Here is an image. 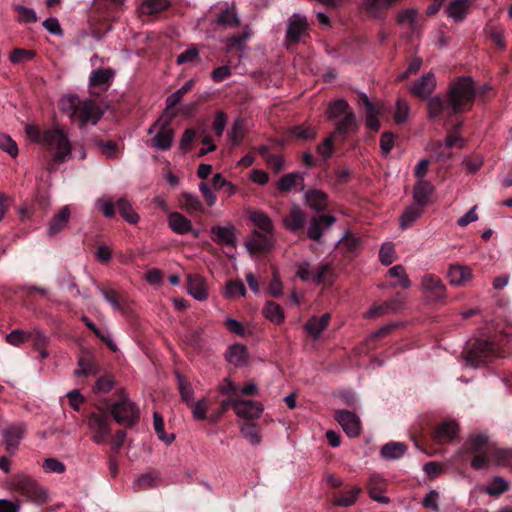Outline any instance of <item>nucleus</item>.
<instances>
[{
  "mask_svg": "<svg viewBox=\"0 0 512 512\" xmlns=\"http://www.w3.org/2000/svg\"><path fill=\"white\" fill-rule=\"evenodd\" d=\"M474 99L475 87L469 77L459 78L457 82L452 83L444 96L436 95L429 98L428 118L434 120L443 117L445 124L452 128L445 140L447 149H452L458 141H461L458 132L462 128L463 121L457 116L471 110Z\"/></svg>",
  "mask_w": 512,
  "mask_h": 512,
  "instance_id": "nucleus-1",
  "label": "nucleus"
},
{
  "mask_svg": "<svg viewBox=\"0 0 512 512\" xmlns=\"http://www.w3.org/2000/svg\"><path fill=\"white\" fill-rule=\"evenodd\" d=\"M41 143L54 153L47 165L49 171L55 170L59 164L71 157L72 146L67 133L58 126L45 130L41 137Z\"/></svg>",
  "mask_w": 512,
  "mask_h": 512,
  "instance_id": "nucleus-2",
  "label": "nucleus"
},
{
  "mask_svg": "<svg viewBox=\"0 0 512 512\" xmlns=\"http://www.w3.org/2000/svg\"><path fill=\"white\" fill-rule=\"evenodd\" d=\"M465 454H471V467L474 470L486 469L491 458L495 459V451L492 449L488 437L484 434L471 435L463 444Z\"/></svg>",
  "mask_w": 512,
  "mask_h": 512,
  "instance_id": "nucleus-3",
  "label": "nucleus"
},
{
  "mask_svg": "<svg viewBox=\"0 0 512 512\" xmlns=\"http://www.w3.org/2000/svg\"><path fill=\"white\" fill-rule=\"evenodd\" d=\"M326 115L334 122V136H347L352 129V111L348 101L336 99L329 102Z\"/></svg>",
  "mask_w": 512,
  "mask_h": 512,
  "instance_id": "nucleus-4",
  "label": "nucleus"
},
{
  "mask_svg": "<svg viewBox=\"0 0 512 512\" xmlns=\"http://www.w3.org/2000/svg\"><path fill=\"white\" fill-rule=\"evenodd\" d=\"M117 395L118 400L109 407L112 417L120 425L133 426L139 420L138 407L123 390L118 391Z\"/></svg>",
  "mask_w": 512,
  "mask_h": 512,
  "instance_id": "nucleus-5",
  "label": "nucleus"
},
{
  "mask_svg": "<svg viewBox=\"0 0 512 512\" xmlns=\"http://www.w3.org/2000/svg\"><path fill=\"white\" fill-rule=\"evenodd\" d=\"M498 350L494 343L485 339H476L465 352V361L472 367H479L488 360L495 358Z\"/></svg>",
  "mask_w": 512,
  "mask_h": 512,
  "instance_id": "nucleus-6",
  "label": "nucleus"
},
{
  "mask_svg": "<svg viewBox=\"0 0 512 512\" xmlns=\"http://www.w3.org/2000/svg\"><path fill=\"white\" fill-rule=\"evenodd\" d=\"M10 489L36 502H45L48 498L47 492L26 474L15 475L10 481Z\"/></svg>",
  "mask_w": 512,
  "mask_h": 512,
  "instance_id": "nucleus-7",
  "label": "nucleus"
},
{
  "mask_svg": "<svg viewBox=\"0 0 512 512\" xmlns=\"http://www.w3.org/2000/svg\"><path fill=\"white\" fill-rule=\"evenodd\" d=\"M421 289L427 303L443 304L447 298V291L443 280L433 274H426L421 278Z\"/></svg>",
  "mask_w": 512,
  "mask_h": 512,
  "instance_id": "nucleus-8",
  "label": "nucleus"
},
{
  "mask_svg": "<svg viewBox=\"0 0 512 512\" xmlns=\"http://www.w3.org/2000/svg\"><path fill=\"white\" fill-rule=\"evenodd\" d=\"M211 9L215 15L212 22L214 26L221 28H235L239 26L240 19L233 2L217 3Z\"/></svg>",
  "mask_w": 512,
  "mask_h": 512,
  "instance_id": "nucleus-9",
  "label": "nucleus"
},
{
  "mask_svg": "<svg viewBox=\"0 0 512 512\" xmlns=\"http://www.w3.org/2000/svg\"><path fill=\"white\" fill-rule=\"evenodd\" d=\"M104 114L103 108L92 99L81 100L77 116L79 117L80 127L87 124L96 125Z\"/></svg>",
  "mask_w": 512,
  "mask_h": 512,
  "instance_id": "nucleus-10",
  "label": "nucleus"
},
{
  "mask_svg": "<svg viewBox=\"0 0 512 512\" xmlns=\"http://www.w3.org/2000/svg\"><path fill=\"white\" fill-rule=\"evenodd\" d=\"M274 246V236L270 232L255 230L251 238L245 243V247L251 255L270 251Z\"/></svg>",
  "mask_w": 512,
  "mask_h": 512,
  "instance_id": "nucleus-11",
  "label": "nucleus"
},
{
  "mask_svg": "<svg viewBox=\"0 0 512 512\" xmlns=\"http://www.w3.org/2000/svg\"><path fill=\"white\" fill-rule=\"evenodd\" d=\"M308 22L305 15L295 13L289 19L286 30V41L289 44L297 43L306 34Z\"/></svg>",
  "mask_w": 512,
  "mask_h": 512,
  "instance_id": "nucleus-12",
  "label": "nucleus"
},
{
  "mask_svg": "<svg viewBox=\"0 0 512 512\" xmlns=\"http://www.w3.org/2000/svg\"><path fill=\"white\" fill-rule=\"evenodd\" d=\"M335 221L336 218L332 215H318L312 217L307 227V237L313 241L320 242L322 235Z\"/></svg>",
  "mask_w": 512,
  "mask_h": 512,
  "instance_id": "nucleus-13",
  "label": "nucleus"
},
{
  "mask_svg": "<svg viewBox=\"0 0 512 512\" xmlns=\"http://www.w3.org/2000/svg\"><path fill=\"white\" fill-rule=\"evenodd\" d=\"M358 105L365 111L367 128L370 131L378 132L381 128V122L379 121L381 109L363 93L358 94Z\"/></svg>",
  "mask_w": 512,
  "mask_h": 512,
  "instance_id": "nucleus-14",
  "label": "nucleus"
},
{
  "mask_svg": "<svg viewBox=\"0 0 512 512\" xmlns=\"http://www.w3.org/2000/svg\"><path fill=\"white\" fill-rule=\"evenodd\" d=\"M161 122L162 119L160 118L149 128L148 133H152L158 126H160L159 131L153 138V146L158 150H168L172 145L174 133L169 127L168 121H165L164 123Z\"/></svg>",
  "mask_w": 512,
  "mask_h": 512,
  "instance_id": "nucleus-15",
  "label": "nucleus"
},
{
  "mask_svg": "<svg viewBox=\"0 0 512 512\" xmlns=\"http://www.w3.org/2000/svg\"><path fill=\"white\" fill-rule=\"evenodd\" d=\"M210 237L213 242L221 246L235 247L236 245V229L232 224L213 226Z\"/></svg>",
  "mask_w": 512,
  "mask_h": 512,
  "instance_id": "nucleus-16",
  "label": "nucleus"
},
{
  "mask_svg": "<svg viewBox=\"0 0 512 512\" xmlns=\"http://www.w3.org/2000/svg\"><path fill=\"white\" fill-rule=\"evenodd\" d=\"M234 411L236 415L244 419H257L263 412V405L258 401L235 399Z\"/></svg>",
  "mask_w": 512,
  "mask_h": 512,
  "instance_id": "nucleus-17",
  "label": "nucleus"
},
{
  "mask_svg": "<svg viewBox=\"0 0 512 512\" xmlns=\"http://www.w3.org/2000/svg\"><path fill=\"white\" fill-rule=\"evenodd\" d=\"M26 432V426L23 423L11 425L3 430L4 445L8 452L14 453L20 444Z\"/></svg>",
  "mask_w": 512,
  "mask_h": 512,
  "instance_id": "nucleus-18",
  "label": "nucleus"
},
{
  "mask_svg": "<svg viewBox=\"0 0 512 512\" xmlns=\"http://www.w3.org/2000/svg\"><path fill=\"white\" fill-rule=\"evenodd\" d=\"M391 5L388 0H365L361 6L363 13L372 19H385Z\"/></svg>",
  "mask_w": 512,
  "mask_h": 512,
  "instance_id": "nucleus-19",
  "label": "nucleus"
},
{
  "mask_svg": "<svg viewBox=\"0 0 512 512\" xmlns=\"http://www.w3.org/2000/svg\"><path fill=\"white\" fill-rule=\"evenodd\" d=\"M458 430V424L454 420H444L433 429L432 437L439 443H448L457 436Z\"/></svg>",
  "mask_w": 512,
  "mask_h": 512,
  "instance_id": "nucleus-20",
  "label": "nucleus"
},
{
  "mask_svg": "<svg viewBox=\"0 0 512 512\" xmlns=\"http://www.w3.org/2000/svg\"><path fill=\"white\" fill-rule=\"evenodd\" d=\"M436 87L434 75L427 73L421 76L411 87L410 91L420 99H427Z\"/></svg>",
  "mask_w": 512,
  "mask_h": 512,
  "instance_id": "nucleus-21",
  "label": "nucleus"
},
{
  "mask_svg": "<svg viewBox=\"0 0 512 512\" xmlns=\"http://www.w3.org/2000/svg\"><path fill=\"white\" fill-rule=\"evenodd\" d=\"M88 425L94 432L93 440L98 444L103 443L110 434V428L104 415H91Z\"/></svg>",
  "mask_w": 512,
  "mask_h": 512,
  "instance_id": "nucleus-22",
  "label": "nucleus"
},
{
  "mask_svg": "<svg viewBox=\"0 0 512 512\" xmlns=\"http://www.w3.org/2000/svg\"><path fill=\"white\" fill-rule=\"evenodd\" d=\"M306 221L305 213L298 205H293L283 218V226L292 233L302 230Z\"/></svg>",
  "mask_w": 512,
  "mask_h": 512,
  "instance_id": "nucleus-23",
  "label": "nucleus"
},
{
  "mask_svg": "<svg viewBox=\"0 0 512 512\" xmlns=\"http://www.w3.org/2000/svg\"><path fill=\"white\" fill-rule=\"evenodd\" d=\"M187 291L198 301L208 298V288L203 277L198 274H190L187 277Z\"/></svg>",
  "mask_w": 512,
  "mask_h": 512,
  "instance_id": "nucleus-24",
  "label": "nucleus"
},
{
  "mask_svg": "<svg viewBox=\"0 0 512 512\" xmlns=\"http://www.w3.org/2000/svg\"><path fill=\"white\" fill-rule=\"evenodd\" d=\"M71 217V208L68 205L63 206L50 220L48 234L54 236L64 230Z\"/></svg>",
  "mask_w": 512,
  "mask_h": 512,
  "instance_id": "nucleus-25",
  "label": "nucleus"
},
{
  "mask_svg": "<svg viewBox=\"0 0 512 512\" xmlns=\"http://www.w3.org/2000/svg\"><path fill=\"white\" fill-rule=\"evenodd\" d=\"M330 318L331 316L329 313H325L320 317H311L304 325L305 332L314 339H317L321 335V333L327 328L330 322Z\"/></svg>",
  "mask_w": 512,
  "mask_h": 512,
  "instance_id": "nucleus-26",
  "label": "nucleus"
},
{
  "mask_svg": "<svg viewBox=\"0 0 512 512\" xmlns=\"http://www.w3.org/2000/svg\"><path fill=\"white\" fill-rule=\"evenodd\" d=\"M403 299L401 294H397L395 298L390 299L389 301L384 302L378 306H374L370 310L367 311V317H375L382 314L387 313L388 311L399 312L403 307Z\"/></svg>",
  "mask_w": 512,
  "mask_h": 512,
  "instance_id": "nucleus-27",
  "label": "nucleus"
},
{
  "mask_svg": "<svg viewBox=\"0 0 512 512\" xmlns=\"http://www.w3.org/2000/svg\"><path fill=\"white\" fill-rule=\"evenodd\" d=\"M168 226L177 234H185L192 231V222L179 212L169 214Z\"/></svg>",
  "mask_w": 512,
  "mask_h": 512,
  "instance_id": "nucleus-28",
  "label": "nucleus"
},
{
  "mask_svg": "<svg viewBox=\"0 0 512 512\" xmlns=\"http://www.w3.org/2000/svg\"><path fill=\"white\" fill-rule=\"evenodd\" d=\"M472 4L473 0H453L447 6L446 13L455 21H462L467 16Z\"/></svg>",
  "mask_w": 512,
  "mask_h": 512,
  "instance_id": "nucleus-29",
  "label": "nucleus"
},
{
  "mask_svg": "<svg viewBox=\"0 0 512 512\" xmlns=\"http://www.w3.org/2000/svg\"><path fill=\"white\" fill-rule=\"evenodd\" d=\"M423 212L424 209L413 202L411 206L406 208L400 215L401 230L409 229V227H411L417 220L420 219Z\"/></svg>",
  "mask_w": 512,
  "mask_h": 512,
  "instance_id": "nucleus-30",
  "label": "nucleus"
},
{
  "mask_svg": "<svg viewBox=\"0 0 512 512\" xmlns=\"http://www.w3.org/2000/svg\"><path fill=\"white\" fill-rule=\"evenodd\" d=\"M432 193L433 187L430 182L428 180H419L413 188L414 203L424 209Z\"/></svg>",
  "mask_w": 512,
  "mask_h": 512,
  "instance_id": "nucleus-31",
  "label": "nucleus"
},
{
  "mask_svg": "<svg viewBox=\"0 0 512 512\" xmlns=\"http://www.w3.org/2000/svg\"><path fill=\"white\" fill-rule=\"evenodd\" d=\"M179 207L188 213L200 212L203 213L204 207L200 199L189 192H183L179 196Z\"/></svg>",
  "mask_w": 512,
  "mask_h": 512,
  "instance_id": "nucleus-32",
  "label": "nucleus"
},
{
  "mask_svg": "<svg viewBox=\"0 0 512 512\" xmlns=\"http://www.w3.org/2000/svg\"><path fill=\"white\" fill-rule=\"evenodd\" d=\"M406 450L407 446L403 442L391 441L381 448L380 454L383 459L395 460L400 459Z\"/></svg>",
  "mask_w": 512,
  "mask_h": 512,
  "instance_id": "nucleus-33",
  "label": "nucleus"
},
{
  "mask_svg": "<svg viewBox=\"0 0 512 512\" xmlns=\"http://www.w3.org/2000/svg\"><path fill=\"white\" fill-rule=\"evenodd\" d=\"M448 278L452 285H463L472 278V272L468 267L452 265L448 270Z\"/></svg>",
  "mask_w": 512,
  "mask_h": 512,
  "instance_id": "nucleus-34",
  "label": "nucleus"
},
{
  "mask_svg": "<svg viewBox=\"0 0 512 512\" xmlns=\"http://www.w3.org/2000/svg\"><path fill=\"white\" fill-rule=\"evenodd\" d=\"M169 6V0H143L139 6V12L141 15H154L166 10Z\"/></svg>",
  "mask_w": 512,
  "mask_h": 512,
  "instance_id": "nucleus-35",
  "label": "nucleus"
},
{
  "mask_svg": "<svg viewBox=\"0 0 512 512\" xmlns=\"http://www.w3.org/2000/svg\"><path fill=\"white\" fill-rule=\"evenodd\" d=\"M80 102L81 100L79 99V97L67 95L60 99L59 109L62 113L66 114L71 119H73L78 114Z\"/></svg>",
  "mask_w": 512,
  "mask_h": 512,
  "instance_id": "nucleus-36",
  "label": "nucleus"
},
{
  "mask_svg": "<svg viewBox=\"0 0 512 512\" xmlns=\"http://www.w3.org/2000/svg\"><path fill=\"white\" fill-rule=\"evenodd\" d=\"M305 199H306L307 205L315 211H322L326 208V205H327L326 194H324L320 190L307 191L305 194Z\"/></svg>",
  "mask_w": 512,
  "mask_h": 512,
  "instance_id": "nucleus-37",
  "label": "nucleus"
},
{
  "mask_svg": "<svg viewBox=\"0 0 512 512\" xmlns=\"http://www.w3.org/2000/svg\"><path fill=\"white\" fill-rule=\"evenodd\" d=\"M250 220L262 232H274V225L271 218L262 211H254L249 215Z\"/></svg>",
  "mask_w": 512,
  "mask_h": 512,
  "instance_id": "nucleus-38",
  "label": "nucleus"
},
{
  "mask_svg": "<svg viewBox=\"0 0 512 512\" xmlns=\"http://www.w3.org/2000/svg\"><path fill=\"white\" fill-rule=\"evenodd\" d=\"M246 358V348L242 344H234L226 352V360L233 365H243L246 362Z\"/></svg>",
  "mask_w": 512,
  "mask_h": 512,
  "instance_id": "nucleus-39",
  "label": "nucleus"
},
{
  "mask_svg": "<svg viewBox=\"0 0 512 512\" xmlns=\"http://www.w3.org/2000/svg\"><path fill=\"white\" fill-rule=\"evenodd\" d=\"M158 476L155 473H143L137 476L133 482V489L135 491H143L156 487Z\"/></svg>",
  "mask_w": 512,
  "mask_h": 512,
  "instance_id": "nucleus-40",
  "label": "nucleus"
},
{
  "mask_svg": "<svg viewBox=\"0 0 512 512\" xmlns=\"http://www.w3.org/2000/svg\"><path fill=\"white\" fill-rule=\"evenodd\" d=\"M262 312L269 321L277 325L281 324L285 319L282 308L275 302H267Z\"/></svg>",
  "mask_w": 512,
  "mask_h": 512,
  "instance_id": "nucleus-41",
  "label": "nucleus"
},
{
  "mask_svg": "<svg viewBox=\"0 0 512 512\" xmlns=\"http://www.w3.org/2000/svg\"><path fill=\"white\" fill-rule=\"evenodd\" d=\"M116 205L119 213L129 224L138 223L139 215L133 210L131 203L126 198L119 199Z\"/></svg>",
  "mask_w": 512,
  "mask_h": 512,
  "instance_id": "nucleus-42",
  "label": "nucleus"
},
{
  "mask_svg": "<svg viewBox=\"0 0 512 512\" xmlns=\"http://www.w3.org/2000/svg\"><path fill=\"white\" fill-rule=\"evenodd\" d=\"M509 484L502 476H494L492 481L485 487V492L490 496H499L507 492Z\"/></svg>",
  "mask_w": 512,
  "mask_h": 512,
  "instance_id": "nucleus-43",
  "label": "nucleus"
},
{
  "mask_svg": "<svg viewBox=\"0 0 512 512\" xmlns=\"http://www.w3.org/2000/svg\"><path fill=\"white\" fill-rule=\"evenodd\" d=\"M388 275L392 278H398V282L393 283V286L399 285L401 288L408 289L411 287V280L409 279L405 268L402 265H396L389 269Z\"/></svg>",
  "mask_w": 512,
  "mask_h": 512,
  "instance_id": "nucleus-44",
  "label": "nucleus"
},
{
  "mask_svg": "<svg viewBox=\"0 0 512 512\" xmlns=\"http://www.w3.org/2000/svg\"><path fill=\"white\" fill-rule=\"evenodd\" d=\"M194 83V80L190 79L181 88L169 95L166 99V107L169 109L180 103L183 96L193 88Z\"/></svg>",
  "mask_w": 512,
  "mask_h": 512,
  "instance_id": "nucleus-45",
  "label": "nucleus"
},
{
  "mask_svg": "<svg viewBox=\"0 0 512 512\" xmlns=\"http://www.w3.org/2000/svg\"><path fill=\"white\" fill-rule=\"evenodd\" d=\"M113 76L114 72L109 68L94 70L89 79L90 85L103 86L109 83Z\"/></svg>",
  "mask_w": 512,
  "mask_h": 512,
  "instance_id": "nucleus-46",
  "label": "nucleus"
},
{
  "mask_svg": "<svg viewBox=\"0 0 512 512\" xmlns=\"http://www.w3.org/2000/svg\"><path fill=\"white\" fill-rule=\"evenodd\" d=\"M153 425H154V430H155L158 438L161 441H163V442H165L167 444H170V443H172L174 441L175 435L174 434H167V433H165L163 418L157 412H155L153 414Z\"/></svg>",
  "mask_w": 512,
  "mask_h": 512,
  "instance_id": "nucleus-47",
  "label": "nucleus"
},
{
  "mask_svg": "<svg viewBox=\"0 0 512 512\" xmlns=\"http://www.w3.org/2000/svg\"><path fill=\"white\" fill-rule=\"evenodd\" d=\"M346 136H334L333 133L324 139V141L317 146V153L322 157L323 160H327L332 156L333 153V141H343Z\"/></svg>",
  "mask_w": 512,
  "mask_h": 512,
  "instance_id": "nucleus-48",
  "label": "nucleus"
},
{
  "mask_svg": "<svg viewBox=\"0 0 512 512\" xmlns=\"http://www.w3.org/2000/svg\"><path fill=\"white\" fill-rule=\"evenodd\" d=\"M299 182H303V176L299 173H288L281 177L278 188L281 191H290Z\"/></svg>",
  "mask_w": 512,
  "mask_h": 512,
  "instance_id": "nucleus-49",
  "label": "nucleus"
},
{
  "mask_svg": "<svg viewBox=\"0 0 512 512\" xmlns=\"http://www.w3.org/2000/svg\"><path fill=\"white\" fill-rule=\"evenodd\" d=\"M13 9L18 13V21L20 23H35L38 20L35 10L31 8L15 4Z\"/></svg>",
  "mask_w": 512,
  "mask_h": 512,
  "instance_id": "nucleus-50",
  "label": "nucleus"
},
{
  "mask_svg": "<svg viewBox=\"0 0 512 512\" xmlns=\"http://www.w3.org/2000/svg\"><path fill=\"white\" fill-rule=\"evenodd\" d=\"M177 380L181 399L187 404H191L194 398V391L191 384L180 374H177Z\"/></svg>",
  "mask_w": 512,
  "mask_h": 512,
  "instance_id": "nucleus-51",
  "label": "nucleus"
},
{
  "mask_svg": "<svg viewBox=\"0 0 512 512\" xmlns=\"http://www.w3.org/2000/svg\"><path fill=\"white\" fill-rule=\"evenodd\" d=\"M378 258H380V262L382 265H391L395 259V245L391 242L384 243L380 247V253H378Z\"/></svg>",
  "mask_w": 512,
  "mask_h": 512,
  "instance_id": "nucleus-52",
  "label": "nucleus"
},
{
  "mask_svg": "<svg viewBox=\"0 0 512 512\" xmlns=\"http://www.w3.org/2000/svg\"><path fill=\"white\" fill-rule=\"evenodd\" d=\"M245 128L241 120H235L228 133V138L233 145H238L244 138Z\"/></svg>",
  "mask_w": 512,
  "mask_h": 512,
  "instance_id": "nucleus-53",
  "label": "nucleus"
},
{
  "mask_svg": "<svg viewBox=\"0 0 512 512\" xmlns=\"http://www.w3.org/2000/svg\"><path fill=\"white\" fill-rule=\"evenodd\" d=\"M246 288L242 281H230L227 283L224 296L234 298L235 296H245Z\"/></svg>",
  "mask_w": 512,
  "mask_h": 512,
  "instance_id": "nucleus-54",
  "label": "nucleus"
},
{
  "mask_svg": "<svg viewBox=\"0 0 512 512\" xmlns=\"http://www.w3.org/2000/svg\"><path fill=\"white\" fill-rule=\"evenodd\" d=\"M199 60V50L196 46L188 47L184 52L179 54L176 59V63L178 65H182L184 63H194Z\"/></svg>",
  "mask_w": 512,
  "mask_h": 512,
  "instance_id": "nucleus-55",
  "label": "nucleus"
},
{
  "mask_svg": "<svg viewBox=\"0 0 512 512\" xmlns=\"http://www.w3.org/2000/svg\"><path fill=\"white\" fill-rule=\"evenodd\" d=\"M410 107L406 101L398 99L396 102V110L394 120L399 123H405L409 117Z\"/></svg>",
  "mask_w": 512,
  "mask_h": 512,
  "instance_id": "nucleus-56",
  "label": "nucleus"
},
{
  "mask_svg": "<svg viewBox=\"0 0 512 512\" xmlns=\"http://www.w3.org/2000/svg\"><path fill=\"white\" fill-rule=\"evenodd\" d=\"M335 417L346 434L348 436L352 435V414L346 410H339L336 412Z\"/></svg>",
  "mask_w": 512,
  "mask_h": 512,
  "instance_id": "nucleus-57",
  "label": "nucleus"
},
{
  "mask_svg": "<svg viewBox=\"0 0 512 512\" xmlns=\"http://www.w3.org/2000/svg\"><path fill=\"white\" fill-rule=\"evenodd\" d=\"M34 52L27 49H14L10 54V61L13 64H20L31 60L34 57Z\"/></svg>",
  "mask_w": 512,
  "mask_h": 512,
  "instance_id": "nucleus-58",
  "label": "nucleus"
},
{
  "mask_svg": "<svg viewBox=\"0 0 512 512\" xmlns=\"http://www.w3.org/2000/svg\"><path fill=\"white\" fill-rule=\"evenodd\" d=\"M0 149L15 157L18 154V148L15 141L6 134H0Z\"/></svg>",
  "mask_w": 512,
  "mask_h": 512,
  "instance_id": "nucleus-59",
  "label": "nucleus"
},
{
  "mask_svg": "<svg viewBox=\"0 0 512 512\" xmlns=\"http://www.w3.org/2000/svg\"><path fill=\"white\" fill-rule=\"evenodd\" d=\"M394 134L391 132H384L380 136V149L384 156L391 153L394 146Z\"/></svg>",
  "mask_w": 512,
  "mask_h": 512,
  "instance_id": "nucleus-60",
  "label": "nucleus"
},
{
  "mask_svg": "<svg viewBox=\"0 0 512 512\" xmlns=\"http://www.w3.org/2000/svg\"><path fill=\"white\" fill-rule=\"evenodd\" d=\"M208 406L206 399L202 398L192 405V415L196 420H205L207 417Z\"/></svg>",
  "mask_w": 512,
  "mask_h": 512,
  "instance_id": "nucleus-61",
  "label": "nucleus"
},
{
  "mask_svg": "<svg viewBox=\"0 0 512 512\" xmlns=\"http://www.w3.org/2000/svg\"><path fill=\"white\" fill-rule=\"evenodd\" d=\"M115 385V381L112 376L105 375L99 378L95 385V391L99 393L110 392Z\"/></svg>",
  "mask_w": 512,
  "mask_h": 512,
  "instance_id": "nucleus-62",
  "label": "nucleus"
},
{
  "mask_svg": "<svg viewBox=\"0 0 512 512\" xmlns=\"http://www.w3.org/2000/svg\"><path fill=\"white\" fill-rule=\"evenodd\" d=\"M43 469L47 473L61 474L65 471V465L55 458H48L43 463Z\"/></svg>",
  "mask_w": 512,
  "mask_h": 512,
  "instance_id": "nucleus-63",
  "label": "nucleus"
},
{
  "mask_svg": "<svg viewBox=\"0 0 512 512\" xmlns=\"http://www.w3.org/2000/svg\"><path fill=\"white\" fill-rule=\"evenodd\" d=\"M495 460L501 465H512V449H497Z\"/></svg>",
  "mask_w": 512,
  "mask_h": 512,
  "instance_id": "nucleus-64",
  "label": "nucleus"
}]
</instances>
